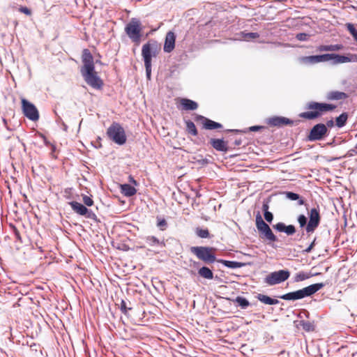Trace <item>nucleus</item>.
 <instances>
[{"label": "nucleus", "instance_id": "obj_29", "mask_svg": "<svg viewBox=\"0 0 357 357\" xmlns=\"http://www.w3.org/2000/svg\"><path fill=\"white\" fill-rule=\"evenodd\" d=\"M146 241L151 246L155 245H162L163 246L165 245L164 242L160 241L158 238L153 236H147L146 238Z\"/></svg>", "mask_w": 357, "mask_h": 357}, {"label": "nucleus", "instance_id": "obj_25", "mask_svg": "<svg viewBox=\"0 0 357 357\" xmlns=\"http://www.w3.org/2000/svg\"><path fill=\"white\" fill-rule=\"evenodd\" d=\"M257 299L266 305H276L279 303L277 299L272 298L266 295L258 294Z\"/></svg>", "mask_w": 357, "mask_h": 357}, {"label": "nucleus", "instance_id": "obj_14", "mask_svg": "<svg viewBox=\"0 0 357 357\" xmlns=\"http://www.w3.org/2000/svg\"><path fill=\"white\" fill-rule=\"evenodd\" d=\"M69 204L70 205L73 210L79 215H84L87 218H93L96 217L94 213L77 202H70Z\"/></svg>", "mask_w": 357, "mask_h": 357}, {"label": "nucleus", "instance_id": "obj_36", "mask_svg": "<svg viewBox=\"0 0 357 357\" xmlns=\"http://www.w3.org/2000/svg\"><path fill=\"white\" fill-rule=\"evenodd\" d=\"M10 227L13 230V232L17 241H19L20 243H22V236L20 235L19 230L17 229V227L15 226H14L13 225H10Z\"/></svg>", "mask_w": 357, "mask_h": 357}, {"label": "nucleus", "instance_id": "obj_10", "mask_svg": "<svg viewBox=\"0 0 357 357\" xmlns=\"http://www.w3.org/2000/svg\"><path fill=\"white\" fill-rule=\"evenodd\" d=\"M290 276V272L287 270H280L272 272L264 279V281L268 285H275L287 280Z\"/></svg>", "mask_w": 357, "mask_h": 357}, {"label": "nucleus", "instance_id": "obj_40", "mask_svg": "<svg viewBox=\"0 0 357 357\" xmlns=\"http://www.w3.org/2000/svg\"><path fill=\"white\" fill-rule=\"evenodd\" d=\"M129 310H131V307H128L126 305V303L125 301L122 300L121 302V312L126 314L128 311Z\"/></svg>", "mask_w": 357, "mask_h": 357}, {"label": "nucleus", "instance_id": "obj_8", "mask_svg": "<svg viewBox=\"0 0 357 357\" xmlns=\"http://www.w3.org/2000/svg\"><path fill=\"white\" fill-rule=\"evenodd\" d=\"M22 111L23 114L32 121L39 119V112L36 107L24 98H21Z\"/></svg>", "mask_w": 357, "mask_h": 357}, {"label": "nucleus", "instance_id": "obj_44", "mask_svg": "<svg viewBox=\"0 0 357 357\" xmlns=\"http://www.w3.org/2000/svg\"><path fill=\"white\" fill-rule=\"evenodd\" d=\"M268 208H269L268 201H264L263 202V205H262V210L264 211V213H266V211H268Z\"/></svg>", "mask_w": 357, "mask_h": 357}, {"label": "nucleus", "instance_id": "obj_13", "mask_svg": "<svg viewBox=\"0 0 357 357\" xmlns=\"http://www.w3.org/2000/svg\"><path fill=\"white\" fill-rule=\"evenodd\" d=\"M331 56L328 54L315 56H307L300 58V62L303 64H314L330 61Z\"/></svg>", "mask_w": 357, "mask_h": 357}, {"label": "nucleus", "instance_id": "obj_49", "mask_svg": "<svg viewBox=\"0 0 357 357\" xmlns=\"http://www.w3.org/2000/svg\"><path fill=\"white\" fill-rule=\"evenodd\" d=\"M298 204H299V205H303V204H304V200H303V199H299V201H298Z\"/></svg>", "mask_w": 357, "mask_h": 357}, {"label": "nucleus", "instance_id": "obj_19", "mask_svg": "<svg viewBox=\"0 0 357 357\" xmlns=\"http://www.w3.org/2000/svg\"><path fill=\"white\" fill-rule=\"evenodd\" d=\"M210 144L218 151L227 152L228 151L227 143L220 139H211Z\"/></svg>", "mask_w": 357, "mask_h": 357}, {"label": "nucleus", "instance_id": "obj_32", "mask_svg": "<svg viewBox=\"0 0 357 357\" xmlns=\"http://www.w3.org/2000/svg\"><path fill=\"white\" fill-rule=\"evenodd\" d=\"M220 262L222 263L227 267L231 268H235L239 267V263L232 261L220 260Z\"/></svg>", "mask_w": 357, "mask_h": 357}, {"label": "nucleus", "instance_id": "obj_18", "mask_svg": "<svg viewBox=\"0 0 357 357\" xmlns=\"http://www.w3.org/2000/svg\"><path fill=\"white\" fill-rule=\"evenodd\" d=\"M273 228L279 232H284L288 236L293 235L296 233V228L294 225H285L283 222H278L273 225Z\"/></svg>", "mask_w": 357, "mask_h": 357}, {"label": "nucleus", "instance_id": "obj_23", "mask_svg": "<svg viewBox=\"0 0 357 357\" xmlns=\"http://www.w3.org/2000/svg\"><path fill=\"white\" fill-rule=\"evenodd\" d=\"M198 275L206 280H212L213 278V273L211 269L207 266H202L198 270Z\"/></svg>", "mask_w": 357, "mask_h": 357}, {"label": "nucleus", "instance_id": "obj_43", "mask_svg": "<svg viewBox=\"0 0 357 357\" xmlns=\"http://www.w3.org/2000/svg\"><path fill=\"white\" fill-rule=\"evenodd\" d=\"M264 218L267 222H271L273 220V215L272 213H271L269 211H266V213H264Z\"/></svg>", "mask_w": 357, "mask_h": 357}, {"label": "nucleus", "instance_id": "obj_7", "mask_svg": "<svg viewBox=\"0 0 357 357\" xmlns=\"http://www.w3.org/2000/svg\"><path fill=\"white\" fill-rule=\"evenodd\" d=\"M256 227L261 235L271 242L278 240L270 227L263 220L259 213L256 215Z\"/></svg>", "mask_w": 357, "mask_h": 357}, {"label": "nucleus", "instance_id": "obj_15", "mask_svg": "<svg viewBox=\"0 0 357 357\" xmlns=\"http://www.w3.org/2000/svg\"><path fill=\"white\" fill-rule=\"evenodd\" d=\"M195 120L196 122L202 123L203 128L206 130H215L222 128V124L215 122L201 115H197L195 118Z\"/></svg>", "mask_w": 357, "mask_h": 357}, {"label": "nucleus", "instance_id": "obj_17", "mask_svg": "<svg viewBox=\"0 0 357 357\" xmlns=\"http://www.w3.org/2000/svg\"><path fill=\"white\" fill-rule=\"evenodd\" d=\"M268 123L271 126L281 127L283 126L292 124L293 121L286 117L274 116L268 119Z\"/></svg>", "mask_w": 357, "mask_h": 357}, {"label": "nucleus", "instance_id": "obj_28", "mask_svg": "<svg viewBox=\"0 0 357 357\" xmlns=\"http://www.w3.org/2000/svg\"><path fill=\"white\" fill-rule=\"evenodd\" d=\"M348 114L346 112L342 113L336 118V126L339 128L343 127L347 121Z\"/></svg>", "mask_w": 357, "mask_h": 357}, {"label": "nucleus", "instance_id": "obj_12", "mask_svg": "<svg viewBox=\"0 0 357 357\" xmlns=\"http://www.w3.org/2000/svg\"><path fill=\"white\" fill-rule=\"evenodd\" d=\"M310 220L306 225L307 233H313L320 222L319 211L317 208H312L309 213Z\"/></svg>", "mask_w": 357, "mask_h": 357}, {"label": "nucleus", "instance_id": "obj_21", "mask_svg": "<svg viewBox=\"0 0 357 357\" xmlns=\"http://www.w3.org/2000/svg\"><path fill=\"white\" fill-rule=\"evenodd\" d=\"M347 98L348 95L346 93L337 91H330L326 95V98L328 100H345Z\"/></svg>", "mask_w": 357, "mask_h": 357}, {"label": "nucleus", "instance_id": "obj_4", "mask_svg": "<svg viewBox=\"0 0 357 357\" xmlns=\"http://www.w3.org/2000/svg\"><path fill=\"white\" fill-rule=\"evenodd\" d=\"M190 252L204 264H211L217 261L216 249L207 246H193L190 248Z\"/></svg>", "mask_w": 357, "mask_h": 357}, {"label": "nucleus", "instance_id": "obj_6", "mask_svg": "<svg viewBox=\"0 0 357 357\" xmlns=\"http://www.w3.org/2000/svg\"><path fill=\"white\" fill-rule=\"evenodd\" d=\"M107 135L110 140L119 145L124 144L127 140L124 128L117 122H113L107 128Z\"/></svg>", "mask_w": 357, "mask_h": 357}, {"label": "nucleus", "instance_id": "obj_16", "mask_svg": "<svg viewBox=\"0 0 357 357\" xmlns=\"http://www.w3.org/2000/svg\"><path fill=\"white\" fill-rule=\"evenodd\" d=\"M176 36L174 32L169 31L166 34L163 50L165 52L170 53L175 47Z\"/></svg>", "mask_w": 357, "mask_h": 357}, {"label": "nucleus", "instance_id": "obj_9", "mask_svg": "<svg viewBox=\"0 0 357 357\" xmlns=\"http://www.w3.org/2000/svg\"><path fill=\"white\" fill-rule=\"evenodd\" d=\"M126 34L135 43H139L141 38V23L139 21L132 19L125 29Z\"/></svg>", "mask_w": 357, "mask_h": 357}, {"label": "nucleus", "instance_id": "obj_42", "mask_svg": "<svg viewBox=\"0 0 357 357\" xmlns=\"http://www.w3.org/2000/svg\"><path fill=\"white\" fill-rule=\"evenodd\" d=\"M296 38L300 41H304L307 39V35L305 33H299L296 35Z\"/></svg>", "mask_w": 357, "mask_h": 357}, {"label": "nucleus", "instance_id": "obj_3", "mask_svg": "<svg viewBox=\"0 0 357 357\" xmlns=\"http://www.w3.org/2000/svg\"><path fill=\"white\" fill-rule=\"evenodd\" d=\"M325 286L324 283H316L296 291L289 292L280 296V298L286 301H296L310 296Z\"/></svg>", "mask_w": 357, "mask_h": 357}, {"label": "nucleus", "instance_id": "obj_1", "mask_svg": "<svg viewBox=\"0 0 357 357\" xmlns=\"http://www.w3.org/2000/svg\"><path fill=\"white\" fill-rule=\"evenodd\" d=\"M82 61L83 66L80 69L81 74L88 85L95 89H101L103 86V81L95 70L93 57L88 49L82 52Z\"/></svg>", "mask_w": 357, "mask_h": 357}, {"label": "nucleus", "instance_id": "obj_41", "mask_svg": "<svg viewBox=\"0 0 357 357\" xmlns=\"http://www.w3.org/2000/svg\"><path fill=\"white\" fill-rule=\"evenodd\" d=\"M18 10L20 13H24L28 16H30L32 14L31 10L25 6H20Z\"/></svg>", "mask_w": 357, "mask_h": 357}, {"label": "nucleus", "instance_id": "obj_50", "mask_svg": "<svg viewBox=\"0 0 357 357\" xmlns=\"http://www.w3.org/2000/svg\"><path fill=\"white\" fill-rule=\"evenodd\" d=\"M199 264V262L194 261V263H193V266L195 267H197Z\"/></svg>", "mask_w": 357, "mask_h": 357}, {"label": "nucleus", "instance_id": "obj_22", "mask_svg": "<svg viewBox=\"0 0 357 357\" xmlns=\"http://www.w3.org/2000/svg\"><path fill=\"white\" fill-rule=\"evenodd\" d=\"M120 190L121 192L126 197H132L137 193L135 188L129 184H121Z\"/></svg>", "mask_w": 357, "mask_h": 357}, {"label": "nucleus", "instance_id": "obj_39", "mask_svg": "<svg viewBox=\"0 0 357 357\" xmlns=\"http://www.w3.org/2000/svg\"><path fill=\"white\" fill-rule=\"evenodd\" d=\"M82 199H83L84 204L86 206H91L93 205V199L90 197H88L86 195H84Z\"/></svg>", "mask_w": 357, "mask_h": 357}, {"label": "nucleus", "instance_id": "obj_31", "mask_svg": "<svg viewBox=\"0 0 357 357\" xmlns=\"http://www.w3.org/2000/svg\"><path fill=\"white\" fill-rule=\"evenodd\" d=\"M235 303H236L243 309L246 308L250 305L249 301L245 298L241 296L236 297L235 299Z\"/></svg>", "mask_w": 357, "mask_h": 357}, {"label": "nucleus", "instance_id": "obj_27", "mask_svg": "<svg viewBox=\"0 0 357 357\" xmlns=\"http://www.w3.org/2000/svg\"><path fill=\"white\" fill-rule=\"evenodd\" d=\"M331 56L330 60L334 59L335 63H347L351 61V59L345 56L335 54H328Z\"/></svg>", "mask_w": 357, "mask_h": 357}, {"label": "nucleus", "instance_id": "obj_38", "mask_svg": "<svg viewBox=\"0 0 357 357\" xmlns=\"http://www.w3.org/2000/svg\"><path fill=\"white\" fill-rule=\"evenodd\" d=\"M286 196L287 198H289L291 200H298L300 198V196L298 194L292 192H287Z\"/></svg>", "mask_w": 357, "mask_h": 357}, {"label": "nucleus", "instance_id": "obj_26", "mask_svg": "<svg viewBox=\"0 0 357 357\" xmlns=\"http://www.w3.org/2000/svg\"><path fill=\"white\" fill-rule=\"evenodd\" d=\"M186 125V131L188 134L192 135V136H197L198 135V131L197 130V128L195 125V123L188 120L185 121Z\"/></svg>", "mask_w": 357, "mask_h": 357}, {"label": "nucleus", "instance_id": "obj_30", "mask_svg": "<svg viewBox=\"0 0 357 357\" xmlns=\"http://www.w3.org/2000/svg\"><path fill=\"white\" fill-rule=\"evenodd\" d=\"M196 234L202 238H207L210 237V233L208 229H202L197 227L195 230Z\"/></svg>", "mask_w": 357, "mask_h": 357}, {"label": "nucleus", "instance_id": "obj_24", "mask_svg": "<svg viewBox=\"0 0 357 357\" xmlns=\"http://www.w3.org/2000/svg\"><path fill=\"white\" fill-rule=\"evenodd\" d=\"M343 49V45L341 44L329 45H320L318 47L317 50L319 52L327 51H339Z\"/></svg>", "mask_w": 357, "mask_h": 357}, {"label": "nucleus", "instance_id": "obj_45", "mask_svg": "<svg viewBox=\"0 0 357 357\" xmlns=\"http://www.w3.org/2000/svg\"><path fill=\"white\" fill-rule=\"evenodd\" d=\"M315 238L314 239V241L311 243V244L305 250V252H310L311 250H312V248H314V244H315Z\"/></svg>", "mask_w": 357, "mask_h": 357}, {"label": "nucleus", "instance_id": "obj_20", "mask_svg": "<svg viewBox=\"0 0 357 357\" xmlns=\"http://www.w3.org/2000/svg\"><path fill=\"white\" fill-rule=\"evenodd\" d=\"M179 102L184 110H195L198 107L196 102L188 98H181Z\"/></svg>", "mask_w": 357, "mask_h": 357}, {"label": "nucleus", "instance_id": "obj_35", "mask_svg": "<svg viewBox=\"0 0 357 357\" xmlns=\"http://www.w3.org/2000/svg\"><path fill=\"white\" fill-rule=\"evenodd\" d=\"M158 222L157 226L162 230H165L167 226V221L164 218H157Z\"/></svg>", "mask_w": 357, "mask_h": 357}, {"label": "nucleus", "instance_id": "obj_48", "mask_svg": "<svg viewBox=\"0 0 357 357\" xmlns=\"http://www.w3.org/2000/svg\"><path fill=\"white\" fill-rule=\"evenodd\" d=\"M334 125V123H333V120H330V121H328L327 123H326V127H333Z\"/></svg>", "mask_w": 357, "mask_h": 357}, {"label": "nucleus", "instance_id": "obj_47", "mask_svg": "<svg viewBox=\"0 0 357 357\" xmlns=\"http://www.w3.org/2000/svg\"><path fill=\"white\" fill-rule=\"evenodd\" d=\"M128 181H129V182L132 183L134 185H138L137 181L131 175L128 176Z\"/></svg>", "mask_w": 357, "mask_h": 357}, {"label": "nucleus", "instance_id": "obj_2", "mask_svg": "<svg viewBox=\"0 0 357 357\" xmlns=\"http://www.w3.org/2000/svg\"><path fill=\"white\" fill-rule=\"evenodd\" d=\"M309 111L302 112L299 116L305 119H315L321 116L324 113L333 111L336 106L333 104L311 102L307 106Z\"/></svg>", "mask_w": 357, "mask_h": 357}, {"label": "nucleus", "instance_id": "obj_51", "mask_svg": "<svg viewBox=\"0 0 357 357\" xmlns=\"http://www.w3.org/2000/svg\"><path fill=\"white\" fill-rule=\"evenodd\" d=\"M320 275V273H316L313 275Z\"/></svg>", "mask_w": 357, "mask_h": 357}, {"label": "nucleus", "instance_id": "obj_5", "mask_svg": "<svg viewBox=\"0 0 357 357\" xmlns=\"http://www.w3.org/2000/svg\"><path fill=\"white\" fill-rule=\"evenodd\" d=\"M155 41H149L142 46V55L144 59L146 76L150 79L151 74V59L152 56H156V50L158 48Z\"/></svg>", "mask_w": 357, "mask_h": 357}, {"label": "nucleus", "instance_id": "obj_46", "mask_svg": "<svg viewBox=\"0 0 357 357\" xmlns=\"http://www.w3.org/2000/svg\"><path fill=\"white\" fill-rule=\"evenodd\" d=\"M264 126H252L250 128V131H257L259 130H261V129H264Z\"/></svg>", "mask_w": 357, "mask_h": 357}, {"label": "nucleus", "instance_id": "obj_52", "mask_svg": "<svg viewBox=\"0 0 357 357\" xmlns=\"http://www.w3.org/2000/svg\"><path fill=\"white\" fill-rule=\"evenodd\" d=\"M190 357H197V356H190Z\"/></svg>", "mask_w": 357, "mask_h": 357}, {"label": "nucleus", "instance_id": "obj_33", "mask_svg": "<svg viewBox=\"0 0 357 357\" xmlns=\"http://www.w3.org/2000/svg\"><path fill=\"white\" fill-rule=\"evenodd\" d=\"M310 277V275L304 272H300L295 275L294 280L296 282H300L308 279Z\"/></svg>", "mask_w": 357, "mask_h": 357}, {"label": "nucleus", "instance_id": "obj_11", "mask_svg": "<svg viewBox=\"0 0 357 357\" xmlns=\"http://www.w3.org/2000/svg\"><path fill=\"white\" fill-rule=\"evenodd\" d=\"M328 129L325 124L318 123L313 126L308 135L310 141H317L322 139L327 134Z\"/></svg>", "mask_w": 357, "mask_h": 357}, {"label": "nucleus", "instance_id": "obj_34", "mask_svg": "<svg viewBox=\"0 0 357 357\" xmlns=\"http://www.w3.org/2000/svg\"><path fill=\"white\" fill-rule=\"evenodd\" d=\"M242 35L245 40H250L259 37L258 33H242Z\"/></svg>", "mask_w": 357, "mask_h": 357}, {"label": "nucleus", "instance_id": "obj_37", "mask_svg": "<svg viewBox=\"0 0 357 357\" xmlns=\"http://www.w3.org/2000/svg\"><path fill=\"white\" fill-rule=\"evenodd\" d=\"M298 222L301 227H303L307 225V218L304 215H300L298 217Z\"/></svg>", "mask_w": 357, "mask_h": 357}]
</instances>
